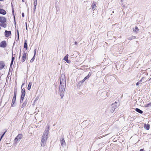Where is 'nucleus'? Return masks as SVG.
Listing matches in <instances>:
<instances>
[{"label":"nucleus","mask_w":151,"mask_h":151,"mask_svg":"<svg viewBox=\"0 0 151 151\" xmlns=\"http://www.w3.org/2000/svg\"><path fill=\"white\" fill-rule=\"evenodd\" d=\"M25 94V89L23 88L22 90V96L21 98L20 102L23 101Z\"/></svg>","instance_id":"nucleus-5"},{"label":"nucleus","mask_w":151,"mask_h":151,"mask_svg":"<svg viewBox=\"0 0 151 151\" xmlns=\"http://www.w3.org/2000/svg\"><path fill=\"white\" fill-rule=\"evenodd\" d=\"M35 57L34 55V56L32 58L30 62L31 63H32L35 60Z\"/></svg>","instance_id":"nucleus-25"},{"label":"nucleus","mask_w":151,"mask_h":151,"mask_svg":"<svg viewBox=\"0 0 151 151\" xmlns=\"http://www.w3.org/2000/svg\"><path fill=\"white\" fill-rule=\"evenodd\" d=\"M27 40H25L24 41V47L26 49V50H27Z\"/></svg>","instance_id":"nucleus-15"},{"label":"nucleus","mask_w":151,"mask_h":151,"mask_svg":"<svg viewBox=\"0 0 151 151\" xmlns=\"http://www.w3.org/2000/svg\"><path fill=\"white\" fill-rule=\"evenodd\" d=\"M121 2H122L124 0H121Z\"/></svg>","instance_id":"nucleus-45"},{"label":"nucleus","mask_w":151,"mask_h":151,"mask_svg":"<svg viewBox=\"0 0 151 151\" xmlns=\"http://www.w3.org/2000/svg\"><path fill=\"white\" fill-rule=\"evenodd\" d=\"M142 81V80H141L140 81V82H141Z\"/></svg>","instance_id":"nucleus-47"},{"label":"nucleus","mask_w":151,"mask_h":151,"mask_svg":"<svg viewBox=\"0 0 151 151\" xmlns=\"http://www.w3.org/2000/svg\"><path fill=\"white\" fill-rule=\"evenodd\" d=\"M5 132L1 136V138H0V141L1 140V139L2 138V137H3L4 136V135L5 134Z\"/></svg>","instance_id":"nucleus-30"},{"label":"nucleus","mask_w":151,"mask_h":151,"mask_svg":"<svg viewBox=\"0 0 151 151\" xmlns=\"http://www.w3.org/2000/svg\"><path fill=\"white\" fill-rule=\"evenodd\" d=\"M0 14L3 15H5L6 14V12L3 9H0Z\"/></svg>","instance_id":"nucleus-13"},{"label":"nucleus","mask_w":151,"mask_h":151,"mask_svg":"<svg viewBox=\"0 0 151 151\" xmlns=\"http://www.w3.org/2000/svg\"><path fill=\"white\" fill-rule=\"evenodd\" d=\"M20 55H21V51L20 52L19 57V58L20 57Z\"/></svg>","instance_id":"nucleus-41"},{"label":"nucleus","mask_w":151,"mask_h":151,"mask_svg":"<svg viewBox=\"0 0 151 151\" xmlns=\"http://www.w3.org/2000/svg\"><path fill=\"white\" fill-rule=\"evenodd\" d=\"M65 86L60 85L59 88L60 96L62 98L64 96L63 93L65 91Z\"/></svg>","instance_id":"nucleus-2"},{"label":"nucleus","mask_w":151,"mask_h":151,"mask_svg":"<svg viewBox=\"0 0 151 151\" xmlns=\"http://www.w3.org/2000/svg\"><path fill=\"white\" fill-rule=\"evenodd\" d=\"M96 7V3H93L92 5V9H93V10H94V9Z\"/></svg>","instance_id":"nucleus-20"},{"label":"nucleus","mask_w":151,"mask_h":151,"mask_svg":"<svg viewBox=\"0 0 151 151\" xmlns=\"http://www.w3.org/2000/svg\"><path fill=\"white\" fill-rule=\"evenodd\" d=\"M135 110L137 112H139V113H140V114H142L143 113L142 111L140 110L138 108H136L135 109Z\"/></svg>","instance_id":"nucleus-18"},{"label":"nucleus","mask_w":151,"mask_h":151,"mask_svg":"<svg viewBox=\"0 0 151 151\" xmlns=\"http://www.w3.org/2000/svg\"><path fill=\"white\" fill-rule=\"evenodd\" d=\"M27 101H25L23 103V104H22V107L23 108L25 106H26L27 104Z\"/></svg>","instance_id":"nucleus-21"},{"label":"nucleus","mask_w":151,"mask_h":151,"mask_svg":"<svg viewBox=\"0 0 151 151\" xmlns=\"http://www.w3.org/2000/svg\"><path fill=\"white\" fill-rule=\"evenodd\" d=\"M13 62L12 61L11 62V64H10V66L12 65Z\"/></svg>","instance_id":"nucleus-35"},{"label":"nucleus","mask_w":151,"mask_h":151,"mask_svg":"<svg viewBox=\"0 0 151 151\" xmlns=\"http://www.w3.org/2000/svg\"><path fill=\"white\" fill-rule=\"evenodd\" d=\"M16 99L14 98H13V99L12 100V105L13 104H14L15 101H16Z\"/></svg>","instance_id":"nucleus-23"},{"label":"nucleus","mask_w":151,"mask_h":151,"mask_svg":"<svg viewBox=\"0 0 151 151\" xmlns=\"http://www.w3.org/2000/svg\"><path fill=\"white\" fill-rule=\"evenodd\" d=\"M22 16L23 17H24V13H22Z\"/></svg>","instance_id":"nucleus-37"},{"label":"nucleus","mask_w":151,"mask_h":151,"mask_svg":"<svg viewBox=\"0 0 151 151\" xmlns=\"http://www.w3.org/2000/svg\"><path fill=\"white\" fill-rule=\"evenodd\" d=\"M26 24V28L27 30V22L25 23Z\"/></svg>","instance_id":"nucleus-32"},{"label":"nucleus","mask_w":151,"mask_h":151,"mask_svg":"<svg viewBox=\"0 0 151 151\" xmlns=\"http://www.w3.org/2000/svg\"><path fill=\"white\" fill-rule=\"evenodd\" d=\"M151 79V78H150V80Z\"/></svg>","instance_id":"nucleus-49"},{"label":"nucleus","mask_w":151,"mask_h":151,"mask_svg":"<svg viewBox=\"0 0 151 151\" xmlns=\"http://www.w3.org/2000/svg\"><path fill=\"white\" fill-rule=\"evenodd\" d=\"M139 82H138L137 83L136 85L137 86V85H139Z\"/></svg>","instance_id":"nucleus-36"},{"label":"nucleus","mask_w":151,"mask_h":151,"mask_svg":"<svg viewBox=\"0 0 151 151\" xmlns=\"http://www.w3.org/2000/svg\"><path fill=\"white\" fill-rule=\"evenodd\" d=\"M145 128L146 129L148 130L150 129V125L149 124H145Z\"/></svg>","instance_id":"nucleus-19"},{"label":"nucleus","mask_w":151,"mask_h":151,"mask_svg":"<svg viewBox=\"0 0 151 151\" xmlns=\"http://www.w3.org/2000/svg\"><path fill=\"white\" fill-rule=\"evenodd\" d=\"M138 28L137 27H135L133 29V31L136 32L138 31Z\"/></svg>","instance_id":"nucleus-22"},{"label":"nucleus","mask_w":151,"mask_h":151,"mask_svg":"<svg viewBox=\"0 0 151 151\" xmlns=\"http://www.w3.org/2000/svg\"><path fill=\"white\" fill-rule=\"evenodd\" d=\"M0 26L6 28V24L5 23H2L0 24Z\"/></svg>","instance_id":"nucleus-16"},{"label":"nucleus","mask_w":151,"mask_h":151,"mask_svg":"<svg viewBox=\"0 0 151 151\" xmlns=\"http://www.w3.org/2000/svg\"><path fill=\"white\" fill-rule=\"evenodd\" d=\"M14 59V57H13V56L12 57V61L13 62Z\"/></svg>","instance_id":"nucleus-33"},{"label":"nucleus","mask_w":151,"mask_h":151,"mask_svg":"<svg viewBox=\"0 0 151 151\" xmlns=\"http://www.w3.org/2000/svg\"><path fill=\"white\" fill-rule=\"evenodd\" d=\"M19 32H18V37H19Z\"/></svg>","instance_id":"nucleus-40"},{"label":"nucleus","mask_w":151,"mask_h":151,"mask_svg":"<svg viewBox=\"0 0 151 151\" xmlns=\"http://www.w3.org/2000/svg\"><path fill=\"white\" fill-rule=\"evenodd\" d=\"M90 73H89L88 74V75L86 77H85L83 79V80L85 81L89 77V74Z\"/></svg>","instance_id":"nucleus-24"},{"label":"nucleus","mask_w":151,"mask_h":151,"mask_svg":"<svg viewBox=\"0 0 151 151\" xmlns=\"http://www.w3.org/2000/svg\"><path fill=\"white\" fill-rule=\"evenodd\" d=\"M22 2H24V0H22Z\"/></svg>","instance_id":"nucleus-46"},{"label":"nucleus","mask_w":151,"mask_h":151,"mask_svg":"<svg viewBox=\"0 0 151 151\" xmlns=\"http://www.w3.org/2000/svg\"><path fill=\"white\" fill-rule=\"evenodd\" d=\"M34 5H37V0H35L34 2Z\"/></svg>","instance_id":"nucleus-28"},{"label":"nucleus","mask_w":151,"mask_h":151,"mask_svg":"<svg viewBox=\"0 0 151 151\" xmlns=\"http://www.w3.org/2000/svg\"><path fill=\"white\" fill-rule=\"evenodd\" d=\"M150 106H151V102L148 104L146 106V107H149Z\"/></svg>","instance_id":"nucleus-27"},{"label":"nucleus","mask_w":151,"mask_h":151,"mask_svg":"<svg viewBox=\"0 0 151 151\" xmlns=\"http://www.w3.org/2000/svg\"><path fill=\"white\" fill-rule=\"evenodd\" d=\"M48 129H46L44 132V133L42 136L41 145L42 147H44L46 144L47 140L48 138Z\"/></svg>","instance_id":"nucleus-1"},{"label":"nucleus","mask_w":151,"mask_h":151,"mask_svg":"<svg viewBox=\"0 0 151 151\" xmlns=\"http://www.w3.org/2000/svg\"><path fill=\"white\" fill-rule=\"evenodd\" d=\"M4 66V64L3 62H0V69H1Z\"/></svg>","instance_id":"nucleus-14"},{"label":"nucleus","mask_w":151,"mask_h":151,"mask_svg":"<svg viewBox=\"0 0 151 151\" xmlns=\"http://www.w3.org/2000/svg\"><path fill=\"white\" fill-rule=\"evenodd\" d=\"M24 83H23L22 84V86L24 85Z\"/></svg>","instance_id":"nucleus-44"},{"label":"nucleus","mask_w":151,"mask_h":151,"mask_svg":"<svg viewBox=\"0 0 151 151\" xmlns=\"http://www.w3.org/2000/svg\"><path fill=\"white\" fill-rule=\"evenodd\" d=\"M6 22V19L5 18L3 17H0V22L2 23H5Z\"/></svg>","instance_id":"nucleus-9"},{"label":"nucleus","mask_w":151,"mask_h":151,"mask_svg":"<svg viewBox=\"0 0 151 151\" xmlns=\"http://www.w3.org/2000/svg\"><path fill=\"white\" fill-rule=\"evenodd\" d=\"M26 56L27 53L24 52L22 54V56L21 59V60L22 62H24L25 61Z\"/></svg>","instance_id":"nucleus-7"},{"label":"nucleus","mask_w":151,"mask_h":151,"mask_svg":"<svg viewBox=\"0 0 151 151\" xmlns=\"http://www.w3.org/2000/svg\"><path fill=\"white\" fill-rule=\"evenodd\" d=\"M5 36L6 37H9L11 34V32L10 31H6L5 32Z\"/></svg>","instance_id":"nucleus-12"},{"label":"nucleus","mask_w":151,"mask_h":151,"mask_svg":"<svg viewBox=\"0 0 151 151\" xmlns=\"http://www.w3.org/2000/svg\"><path fill=\"white\" fill-rule=\"evenodd\" d=\"M16 96H17V93L16 92H14V97L13 98H16Z\"/></svg>","instance_id":"nucleus-26"},{"label":"nucleus","mask_w":151,"mask_h":151,"mask_svg":"<svg viewBox=\"0 0 151 151\" xmlns=\"http://www.w3.org/2000/svg\"><path fill=\"white\" fill-rule=\"evenodd\" d=\"M36 49H35L34 50V56H35V55H36Z\"/></svg>","instance_id":"nucleus-31"},{"label":"nucleus","mask_w":151,"mask_h":151,"mask_svg":"<svg viewBox=\"0 0 151 151\" xmlns=\"http://www.w3.org/2000/svg\"><path fill=\"white\" fill-rule=\"evenodd\" d=\"M68 55L67 54L64 57L63 60L65 61L67 63H69L70 62V61L68 60Z\"/></svg>","instance_id":"nucleus-10"},{"label":"nucleus","mask_w":151,"mask_h":151,"mask_svg":"<svg viewBox=\"0 0 151 151\" xmlns=\"http://www.w3.org/2000/svg\"><path fill=\"white\" fill-rule=\"evenodd\" d=\"M116 102L115 103L112 104L111 106V109L110 111L112 113H113L115 109L116 108Z\"/></svg>","instance_id":"nucleus-4"},{"label":"nucleus","mask_w":151,"mask_h":151,"mask_svg":"<svg viewBox=\"0 0 151 151\" xmlns=\"http://www.w3.org/2000/svg\"><path fill=\"white\" fill-rule=\"evenodd\" d=\"M75 45H77V42H75Z\"/></svg>","instance_id":"nucleus-38"},{"label":"nucleus","mask_w":151,"mask_h":151,"mask_svg":"<svg viewBox=\"0 0 151 151\" xmlns=\"http://www.w3.org/2000/svg\"><path fill=\"white\" fill-rule=\"evenodd\" d=\"M65 78L64 75H62L60 79V85L65 86Z\"/></svg>","instance_id":"nucleus-3"},{"label":"nucleus","mask_w":151,"mask_h":151,"mask_svg":"<svg viewBox=\"0 0 151 151\" xmlns=\"http://www.w3.org/2000/svg\"><path fill=\"white\" fill-rule=\"evenodd\" d=\"M91 75V73H90L89 74V77Z\"/></svg>","instance_id":"nucleus-43"},{"label":"nucleus","mask_w":151,"mask_h":151,"mask_svg":"<svg viewBox=\"0 0 151 151\" xmlns=\"http://www.w3.org/2000/svg\"><path fill=\"white\" fill-rule=\"evenodd\" d=\"M60 143L62 146L65 145L64 139L63 137H62L60 139Z\"/></svg>","instance_id":"nucleus-11"},{"label":"nucleus","mask_w":151,"mask_h":151,"mask_svg":"<svg viewBox=\"0 0 151 151\" xmlns=\"http://www.w3.org/2000/svg\"><path fill=\"white\" fill-rule=\"evenodd\" d=\"M0 1H4V0H0Z\"/></svg>","instance_id":"nucleus-48"},{"label":"nucleus","mask_w":151,"mask_h":151,"mask_svg":"<svg viewBox=\"0 0 151 151\" xmlns=\"http://www.w3.org/2000/svg\"><path fill=\"white\" fill-rule=\"evenodd\" d=\"M32 85V83L31 82H29L28 84V86L27 87V89L28 90H29L30 89Z\"/></svg>","instance_id":"nucleus-17"},{"label":"nucleus","mask_w":151,"mask_h":151,"mask_svg":"<svg viewBox=\"0 0 151 151\" xmlns=\"http://www.w3.org/2000/svg\"><path fill=\"white\" fill-rule=\"evenodd\" d=\"M22 137V135L21 134H19L15 138L14 141L15 142L19 141Z\"/></svg>","instance_id":"nucleus-6"},{"label":"nucleus","mask_w":151,"mask_h":151,"mask_svg":"<svg viewBox=\"0 0 151 151\" xmlns=\"http://www.w3.org/2000/svg\"><path fill=\"white\" fill-rule=\"evenodd\" d=\"M143 151V150L142 149H140L139 150V151Z\"/></svg>","instance_id":"nucleus-39"},{"label":"nucleus","mask_w":151,"mask_h":151,"mask_svg":"<svg viewBox=\"0 0 151 151\" xmlns=\"http://www.w3.org/2000/svg\"><path fill=\"white\" fill-rule=\"evenodd\" d=\"M6 45V43L5 41H2L0 44V46L2 47H5Z\"/></svg>","instance_id":"nucleus-8"},{"label":"nucleus","mask_w":151,"mask_h":151,"mask_svg":"<svg viewBox=\"0 0 151 151\" xmlns=\"http://www.w3.org/2000/svg\"><path fill=\"white\" fill-rule=\"evenodd\" d=\"M85 81L83 80H82L80 82L81 83H83V82H84Z\"/></svg>","instance_id":"nucleus-34"},{"label":"nucleus","mask_w":151,"mask_h":151,"mask_svg":"<svg viewBox=\"0 0 151 151\" xmlns=\"http://www.w3.org/2000/svg\"><path fill=\"white\" fill-rule=\"evenodd\" d=\"M37 5H34V12L36 7Z\"/></svg>","instance_id":"nucleus-29"},{"label":"nucleus","mask_w":151,"mask_h":151,"mask_svg":"<svg viewBox=\"0 0 151 151\" xmlns=\"http://www.w3.org/2000/svg\"><path fill=\"white\" fill-rule=\"evenodd\" d=\"M12 11L13 12H14V9H13V8H12Z\"/></svg>","instance_id":"nucleus-42"}]
</instances>
